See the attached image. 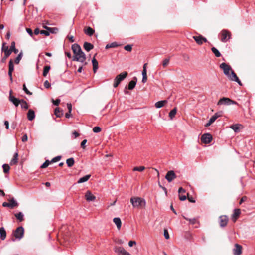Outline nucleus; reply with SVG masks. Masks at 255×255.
I'll return each instance as SVG.
<instances>
[{"mask_svg": "<svg viewBox=\"0 0 255 255\" xmlns=\"http://www.w3.org/2000/svg\"><path fill=\"white\" fill-rule=\"evenodd\" d=\"M23 235H24V228L22 226L18 227L15 230V231L14 233V236H15V237L16 239H17L18 240L21 239L23 237Z\"/></svg>", "mask_w": 255, "mask_h": 255, "instance_id": "5", "label": "nucleus"}, {"mask_svg": "<svg viewBox=\"0 0 255 255\" xmlns=\"http://www.w3.org/2000/svg\"><path fill=\"white\" fill-rule=\"evenodd\" d=\"M92 63L93 67V72L96 73L98 69V62L97 60L94 57L92 60Z\"/></svg>", "mask_w": 255, "mask_h": 255, "instance_id": "23", "label": "nucleus"}, {"mask_svg": "<svg viewBox=\"0 0 255 255\" xmlns=\"http://www.w3.org/2000/svg\"><path fill=\"white\" fill-rule=\"evenodd\" d=\"M242 126L241 124H233L230 126V128L232 129L235 132L239 131L240 127Z\"/></svg>", "mask_w": 255, "mask_h": 255, "instance_id": "28", "label": "nucleus"}, {"mask_svg": "<svg viewBox=\"0 0 255 255\" xmlns=\"http://www.w3.org/2000/svg\"><path fill=\"white\" fill-rule=\"evenodd\" d=\"M228 77L229 78V79L231 80L235 81V82H237L240 85H242L241 82L240 81V80L237 77L236 73L233 71H231V75L229 74V76H228Z\"/></svg>", "mask_w": 255, "mask_h": 255, "instance_id": "13", "label": "nucleus"}, {"mask_svg": "<svg viewBox=\"0 0 255 255\" xmlns=\"http://www.w3.org/2000/svg\"><path fill=\"white\" fill-rule=\"evenodd\" d=\"M216 120V119L215 118V117H214L213 116H212L210 118L208 122L205 124V127H208L210 126L214 121H215Z\"/></svg>", "mask_w": 255, "mask_h": 255, "instance_id": "41", "label": "nucleus"}, {"mask_svg": "<svg viewBox=\"0 0 255 255\" xmlns=\"http://www.w3.org/2000/svg\"><path fill=\"white\" fill-rule=\"evenodd\" d=\"M242 247L241 245L236 244L235 247L233 249V253L234 255H240L242 253Z\"/></svg>", "mask_w": 255, "mask_h": 255, "instance_id": "14", "label": "nucleus"}, {"mask_svg": "<svg viewBox=\"0 0 255 255\" xmlns=\"http://www.w3.org/2000/svg\"><path fill=\"white\" fill-rule=\"evenodd\" d=\"M14 215L19 222H22L24 220V215L21 212L15 214Z\"/></svg>", "mask_w": 255, "mask_h": 255, "instance_id": "31", "label": "nucleus"}, {"mask_svg": "<svg viewBox=\"0 0 255 255\" xmlns=\"http://www.w3.org/2000/svg\"><path fill=\"white\" fill-rule=\"evenodd\" d=\"M27 135L26 134H25L22 137V141L25 142L27 140Z\"/></svg>", "mask_w": 255, "mask_h": 255, "instance_id": "62", "label": "nucleus"}, {"mask_svg": "<svg viewBox=\"0 0 255 255\" xmlns=\"http://www.w3.org/2000/svg\"><path fill=\"white\" fill-rule=\"evenodd\" d=\"M228 221V218L226 215H222L219 217V223L221 227H224L226 226Z\"/></svg>", "mask_w": 255, "mask_h": 255, "instance_id": "12", "label": "nucleus"}, {"mask_svg": "<svg viewBox=\"0 0 255 255\" xmlns=\"http://www.w3.org/2000/svg\"><path fill=\"white\" fill-rule=\"evenodd\" d=\"M60 101L61 100L59 99H57L56 100H54V99H52L53 104L56 106H58L59 104Z\"/></svg>", "mask_w": 255, "mask_h": 255, "instance_id": "56", "label": "nucleus"}, {"mask_svg": "<svg viewBox=\"0 0 255 255\" xmlns=\"http://www.w3.org/2000/svg\"><path fill=\"white\" fill-rule=\"evenodd\" d=\"M21 107L22 108L27 109L28 108V105L27 102L23 99L21 100Z\"/></svg>", "mask_w": 255, "mask_h": 255, "instance_id": "44", "label": "nucleus"}, {"mask_svg": "<svg viewBox=\"0 0 255 255\" xmlns=\"http://www.w3.org/2000/svg\"><path fill=\"white\" fill-rule=\"evenodd\" d=\"M72 50L74 53L72 60L79 61L81 63H84V65L87 64V62H85L86 57L85 54L82 51L81 47L78 44H74L72 45Z\"/></svg>", "mask_w": 255, "mask_h": 255, "instance_id": "1", "label": "nucleus"}, {"mask_svg": "<svg viewBox=\"0 0 255 255\" xmlns=\"http://www.w3.org/2000/svg\"><path fill=\"white\" fill-rule=\"evenodd\" d=\"M193 38L199 45H201L203 43V41L202 40V36H194Z\"/></svg>", "mask_w": 255, "mask_h": 255, "instance_id": "32", "label": "nucleus"}, {"mask_svg": "<svg viewBox=\"0 0 255 255\" xmlns=\"http://www.w3.org/2000/svg\"><path fill=\"white\" fill-rule=\"evenodd\" d=\"M237 102L233 101L229 98L223 97L221 98L217 103L218 105H230L232 104H236Z\"/></svg>", "mask_w": 255, "mask_h": 255, "instance_id": "4", "label": "nucleus"}, {"mask_svg": "<svg viewBox=\"0 0 255 255\" xmlns=\"http://www.w3.org/2000/svg\"><path fill=\"white\" fill-rule=\"evenodd\" d=\"M176 177L177 176L174 171L173 170H170L166 173L165 178L168 182H171L175 179Z\"/></svg>", "mask_w": 255, "mask_h": 255, "instance_id": "7", "label": "nucleus"}, {"mask_svg": "<svg viewBox=\"0 0 255 255\" xmlns=\"http://www.w3.org/2000/svg\"><path fill=\"white\" fill-rule=\"evenodd\" d=\"M0 239L2 240H4L6 236V231L3 227L0 228Z\"/></svg>", "mask_w": 255, "mask_h": 255, "instance_id": "29", "label": "nucleus"}, {"mask_svg": "<svg viewBox=\"0 0 255 255\" xmlns=\"http://www.w3.org/2000/svg\"><path fill=\"white\" fill-rule=\"evenodd\" d=\"M158 185H159V186L161 188H162V189L164 191L165 193V194L166 195V194H167V193L166 188L165 187L162 186L161 185V184H160V182H159V181L158 182Z\"/></svg>", "mask_w": 255, "mask_h": 255, "instance_id": "61", "label": "nucleus"}, {"mask_svg": "<svg viewBox=\"0 0 255 255\" xmlns=\"http://www.w3.org/2000/svg\"><path fill=\"white\" fill-rule=\"evenodd\" d=\"M18 154L17 152H16L13 155V157L10 162V165H14L17 164L18 163Z\"/></svg>", "mask_w": 255, "mask_h": 255, "instance_id": "18", "label": "nucleus"}, {"mask_svg": "<svg viewBox=\"0 0 255 255\" xmlns=\"http://www.w3.org/2000/svg\"><path fill=\"white\" fill-rule=\"evenodd\" d=\"M167 103V100H162V101H159L158 102H157L155 104V106L156 108H160L162 107H163V106L164 105V104L165 103Z\"/></svg>", "mask_w": 255, "mask_h": 255, "instance_id": "27", "label": "nucleus"}, {"mask_svg": "<svg viewBox=\"0 0 255 255\" xmlns=\"http://www.w3.org/2000/svg\"><path fill=\"white\" fill-rule=\"evenodd\" d=\"M61 158V156H57L54 158H53L51 161V163H54V162H57L59 160H60Z\"/></svg>", "mask_w": 255, "mask_h": 255, "instance_id": "53", "label": "nucleus"}, {"mask_svg": "<svg viewBox=\"0 0 255 255\" xmlns=\"http://www.w3.org/2000/svg\"><path fill=\"white\" fill-rule=\"evenodd\" d=\"M67 108L68 109V111L69 113H71L72 111V105L70 103H67Z\"/></svg>", "mask_w": 255, "mask_h": 255, "instance_id": "64", "label": "nucleus"}, {"mask_svg": "<svg viewBox=\"0 0 255 255\" xmlns=\"http://www.w3.org/2000/svg\"><path fill=\"white\" fill-rule=\"evenodd\" d=\"M67 38L69 40V41L71 42H74L75 41L73 36L68 35Z\"/></svg>", "mask_w": 255, "mask_h": 255, "instance_id": "63", "label": "nucleus"}, {"mask_svg": "<svg viewBox=\"0 0 255 255\" xmlns=\"http://www.w3.org/2000/svg\"><path fill=\"white\" fill-rule=\"evenodd\" d=\"M220 68L223 69L224 74L229 76V71L231 70V67L225 63H222L220 65Z\"/></svg>", "mask_w": 255, "mask_h": 255, "instance_id": "8", "label": "nucleus"}, {"mask_svg": "<svg viewBox=\"0 0 255 255\" xmlns=\"http://www.w3.org/2000/svg\"><path fill=\"white\" fill-rule=\"evenodd\" d=\"M211 50L217 57H219L221 56V54L220 51L215 47H212L211 48Z\"/></svg>", "mask_w": 255, "mask_h": 255, "instance_id": "38", "label": "nucleus"}, {"mask_svg": "<svg viewBox=\"0 0 255 255\" xmlns=\"http://www.w3.org/2000/svg\"><path fill=\"white\" fill-rule=\"evenodd\" d=\"M23 90L24 91V92L28 95H32V93L30 92L27 88H26L25 84H24L23 85Z\"/></svg>", "mask_w": 255, "mask_h": 255, "instance_id": "49", "label": "nucleus"}, {"mask_svg": "<svg viewBox=\"0 0 255 255\" xmlns=\"http://www.w3.org/2000/svg\"><path fill=\"white\" fill-rule=\"evenodd\" d=\"M221 40L223 42H226L227 41V37H228L229 39L230 38V33L226 30H223L221 32Z\"/></svg>", "mask_w": 255, "mask_h": 255, "instance_id": "11", "label": "nucleus"}, {"mask_svg": "<svg viewBox=\"0 0 255 255\" xmlns=\"http://www.w3.org/2000/svg\"><path fill=\"white\" fill-rule=\"evenodd\" d=\"M184 218L188 221L190 223V224H192V225H194L195 224H196L197 222V220L196 218H188L187 217H186L185 216H183Z\"/></svg>", "mask_w": 255, "mask_h": 255, "instance_id": "35", "label": "nucleus"}, {"mask_svg": "<svg viewBox=\"0 0 255 255\" xmlns=\"http://www.w3.org/2000/svg\"><path fill=\"white\" fill-rule=\"evenodd\" d=\"M26 31L30 36H31V37L33 36V33L32 30L30 28H27L26 29Z\"/></svg>", "mask_w": 255, "mask_h": 255, "instance_id": "58", "label": "nucleus"}, {"mask_svg": "<svg viewBox=\"0 0 255 255\" xmlns=\"http://www.w3.org/2000/svg\"><path fill=\"white\" fill-rule=\"evenodd\" d=\"M169 61H170V58L164 59L162 62L163 67L164 68L167 67L169 63Z\"/></svg>", "mask_w": 255, "mask_h": 255, "instance_id": "47", "label": "nucleus"}, {"mask_svg": "<svg viewBox=\"0 0 255 255\" xmlns=\"http://www.w3.org/2000/svg\"><path fill=\"white\" fill-rule=\"evenodd\" d=\"M119 46V45L118 44V43L117 42H113V43H111L110 44H108L106 47H105V48L106 49H108V48H115V47H117Z\"/></svg>", "mask_w": 255, "mask_h": 255, "instance_id": "40", "label": "nucleus"}, {"mask_svg": "<svg viewBox=\"0 0 255 255\" xmlns=\"http://www.w3.org/2000/svg\"><path fill=\"white\" fill-rule=\"evenodd\" d=\"M240 213H241V212H240V210L239 209H234V213H233L232 216H233V218H235V221H236V218L239 216Z\"/></svg>", "mask_w": 255, "mask_h": 255, "instance_id": "37", "label": "nucleus"}, {"mask_svg": "<svg viewBox=\"0 0 255 255\" xmlns=\"http://www.w3.org/2000/svg\"><path fill=\"white\" fill-rule=\"evenodd\" d=\"M44 86L46 88H48L51 86V84L48 81L46 80L44 83Z\"/></svg>", "mask_w": 255, "mask_h": 255, "instance_id": "59", "label": "nucleus"}, {"mask_svg": "<svg viewBox=\"0 0 255 255\" xmlns=\"http://www.w3.org/2000/svg\"><path fill=\"white\" fill-rule=\"evenodd\" d=\"M146 65H147L146 63L144 64L143 67V69L142 71V82L143 83H145V82H146L147 80V71H146Z\"/></svg>", "mask_w": 255, "mask_h": 255, "instance_id": "16", "label": "nucleus"}, {"mask_svg": "<svg viewBox=\"0 0 255 255\" xmlns=\"http://www.w3.org/2000/svg\"><path fill=\"white\" fill-rule=\"evenodd\" d=\"M212 140V136L210 133L203 134L201 138V141L205 144L210 143Z\"/></svg>", "mask_w": 255, "mask_h": 255, "instance_id": "6", "label": "nucleus"}, {"mask_svg": "<svg viewBox=\"0 0 255 255\" xmlns=\"http://www.w3.org/2000/svg\"><path fill=\"white\" fill-rule=\"evenodd\" d=\"M2 168L3 169V172L5 173H8L10 169V167L8 164H4L2 165Z\"/></svg>", "mask_w": 255, "mask_h": 255, "instance_id": "43", "label": "nucleus"}, {"mask_svg": "<svg viewBox=\"0 0 255 255\" xmlns=\"http://www.w3.org/2000/svg\"><path fill=\"white\" fill-rule=\"evenodd\" d=\"M66 164L69 167H72L74 164V159L73 158L71 157L68 158L66 160Z\"/></svg>", "mask_w": 255, "mask_h": 255, "instance_id": "33", "label": "nucleus"}, {"mask_svg": "<svg viewBox=\"0 0 255 255\" xmlns=\"http://www.w3.org/2000/svg\"><path fill=\"white\" fill-rule=\"evenodd\" d=\"M91 177V175H86L81 178H80L78 181H77V183L79 184L84 183L85 182L87 181L90 177Z\"/></svg>", "mask_w": 255, "mask_h": 255, "instance_id": "24", "label": "nucleus"}, {"mask_svg": "<svg viewBox=\"0 0 255 255\" xmlns=\"http://www.w3.org/2000/svg\"><path fill=\"white\" fill-rule=\"evenodd\" d=\"M164 236L166 239H168L169 238V235L168 231L166 229L164 230Z\"/></svg>", "mask_w": 255, "mask_h": 255, "instance_id": "57", "label": "nucleus"}, {"mask_svg": "<svg viewBox=\"0 0 255 255\" xmlns=\"http://www.w3.org/2000/svg\"><path fill=\"white\" fill-rule=\"evenodd\" d=\"M83 47L85 50L88 52L90 51L94 48V46L93 44L87 42H84Z\"/></svg>", "mask_w": 255, "mask_h": 255, "instance_id": "21", "label": "nucleus"}, {"mask_svg": "<svg viewBox=\"0 0 255 255\" xmlns=\"http://www.w3.org/2000/svg\"><path fill=\"white\" fill-rule=\"evenodd\" d=\"M130 202L134 208H141L146 205L145 200L143 198L138 197L131 198Z\"/></svg>", "mask_w": 255, "mask_h": 255, "instance_id": "2", "label": "nucleus"}, {"mask_svg": "<svg viewBox=\"0 0 255 255\" xmlns=\"http://www.w3.org/2000/svg\"><path fill=\"white\" fill-rule=\"evenodd\" d=\"M9 49L11 54L12 52H13L15 54H17L18 52V50L15 48V43L14 41L11 42Z\"/></svg>", "mask_w": 255, "mask_h": 255, "instance_id": "25", "label": "nucleus"}, {"mask_svg": "<svg viewBox=\"0 0 255 255\" xmlns=\"http://www.w3.org/2000/svg\"><path fill=\"white\" fill-rule=\"evenodd\" d=\"M95 32V30L90 27H88L86 29L84 30L85 34L89 36H92Z\"/></svg>", "mask_w": 255, "mask_h": 255, "instance_id": "30", "label": "nucleus"}, {"mask_svg": "<svg viewBox=\"0 0 255 255\" xmlns=\"http://www.w3.org/2000/svg\"><path fill=\"white\" fill-rule=\"evenodd\" d=\"M223 112L222 111L216 112L214 115V117H215V118L217 119L218 118L222 116Z\"/></svg>", "mask_w": 255, "mask_h": 255, "instance_id": "50", "label": "nucleus"}, {"mask_svg": "<svg viewBox=\"0 0 255 255\" xmlns=\"http://www.w3.org/2000/svg\"><path fill=\"white\" fill-rule=\"evenodd\" d=\"M124 49L127 51H131L132 50V45H127L125 46Z\"/></svg>", "mask_w": 255, "mask_h": 255, "instance_id": "54", "label": "nucleus"}, {"mask_svg": "<svg viewBox=\"0 0 255 255\" xmlns=\"http://www.w3.org/2000/svg\"><path fill=\"white\" fill-rule=\"evenodd\" d=\"M35 115L34 111L32 109L29 110L27 113V119L28 120L32 121L35 118Z\"/></svg>", "mask_w": 255, "mask_h": 255, "instance_id": "19", "label": "nucleus"}, {"mask_svg": "<svg viewBox=\"0 0 255 255\" xmlns=\"http://www.w3.org/2000/svg\"><path fill=\"white\" fill-rule=\"evenodd\" d=\"M11 93L12 91L11 90L9 93V101L12 102L16 107H17L19 104L21 103V100H19L15 98L14 96L12 95Z\"/></svg>", "mask_w": 255, "mask_h": 255, "instance_id": "9", "label": "nucleus"}, {"mask_svg": "<svg viewBox=\"0 0 255 255\" xmlns=\"http://www.w3.org/2000/svg\"><path fill=\"white\" fill-rule=\"evenodd\" d=\"M93 131L95 133H98L101 131V128L99 127H95L93 128Z\"/></svg>", "mask_w": 255, "mask_h": 255, "instance_id": "52", "label": "nucleus"}, {"mask_svg": "<svg viewBox=\"0 0 255 255\" xmlns=\"http://www.w3.org/2000/svg\"><path fill=\"white\" fill-rule=\"evenodd\" d=\"M145 169L144 166L135 167L133 168V171H142Z\"/></svg>", "mask_w": 255, "mask_h": 255, "instance_id": "51", "label": "nucleus"}, {"mask_svg": "<svg viewBox=\"0 0 255 255\" xmlns=\"http://www.w3.org/2000/svg\"><path fill=\"white\" fill-rule=\"evenodd\" d=\"M177 112V108H174L173 109H172L169 113V117L171 119H173V118L175 117L176 114Z\"/></svg>", "mask_w": 255, "mask_h": 255, "instance_id": "34", "label": "nucleus"}, {"mask_svg": "<svg viewBox=\"0 0 255 255\" xmlns=\"http://www.w3.org/2000/svg\"><path fill=\"white\" fill-rule=\"evenodd\" d=\"M85 198L88 201H92L95 199V197L90 191H87L86 193Z\"/></svg>", "mask_w": 255, "mask_h": 255, "instance_id": "22", "label": "nucleus"}, {"mask_svg": "<svg viewBox=\"0 0 255 255\" xmlns=\"http://www.w3.org/2000/svg\"><path fill=\"white\" fill-rule=\"evenodd\" d=\"M87 140L86 139H84L82 141V142L81 143V146L82 148H85V144L87 143Z\"/></svg>", "mask_w": 255, "mask_h": 255, "instance_id": "60", "label": "nucleus"}, {"mask_svg": "<svg viewBox=\"0 0 255 255\" xmlns=\"http://www.w3.org/2000/svg\"><path fill=\"white\" fill-rule=\"evenodd\" d=\"M137 79L136 77L133 78V79L129 82L128 85V89L129 90H132L135 86L136 84Z\"/></svg>", "mask_w": 255, "mask_h": 255, "instance_id": "17", "label": "nucleus"}, {"mask_svg": "<svg viewBox=\"0 0 255 255\" xmlns=\"http://www.w3.org/2000/svg\"><path fill=\"white\" fill-rule=\"evenodd\" d=\"M50 163H51V161L47 160L41 165L40 168H45L49 165Z\"/></svg>", "mask_w": 255, "mask_h": 255, "instance_id": "48", "label": "nucleus"}, {"mask_svg": "<svg viewBox=\"0 0 255 255\" xmlns=\"http://www.w3.org/2000/svg\"><path fill=\"white\" fill-rule=\"evenodd\" d=\"M5 44V43H3L1 48L2 51L4 52V53H10V49H9L8 47L7 46H6Z\"/></svg>", "mask_w": 255, "mask_h": 255, "instance_id": "36", "label": "nucleus"}, {"mask_svg": "<svg viewBox=\"0 0 255 255\" xmlns=\"http://www.w3.org/2000/svg\"><path fill=\"white\" fill-rule=\"evenodd\" d=\"M8 66H9V70H8V76L9 77L11 82H12V81H13L12 72L14 70V67L13 62L12 59L10 60V61L9 62Z\"/></svg>", "mask_w": 255, "mask_h": 255, "instance_id": "10", "label": "nucleus"}, {"mask_svg": "<svg viewBox=\"0 0 255 255\" xmlns=\"http://www.w3.org/2000/svg\"><path fill=\"white\" fill-rule=\"evenodd\" d=\"M8 201L9 202V203H10L11 209L14 208V207L18 206V202L15 200V199L13 197H12L11 198L8 199Z\"/></svg>", "mask_w": 255, "mask_h": 255, "instance_id": "20", "label": "nucleus"}, {"mask_svg": "<svg viewBox=\"0 0 255 255\" xmlns=\"http://www.w3.org/2000/svg\"><path fill=\"white\" fill-rule=\"evenodd\" d=\"M113 222L116 225L118 229H120L121 227V221L120 218L115 217L113 219Z\"/></svg>", "mask_w": 255, "mask_h": 255, "instance_id": "26", "label": "nucleus"}, {"mask_svg": "<svg viewBox=\"0 0 255 255\" xmlns=\"http://www.w3.org/2000/svg\"><path fill=\"white\" fill-rule=\"evenodd\" d=\"M40 34L46 36H49L50 34V32H49V31L47 30H41Z\"/></svg>", "mask_w": 255, "mask_h": 255, "instance_id": "55", "label": "nucleus"}, {"mask_svg": "<svg viewBox=\"0 0 255 255\" xmlns=\"http://www.w3.org/2000/svg\"><path fill=\"white\" fill-rule=\"evenodd\" d=\"M22 56L23 53L22 51H21L15 59L14 62L15 64H18L19 63L20 60L22 59Z\"/></svg>", "mask_w": 255, "mask_h": 255, "instance_id": "39", "label": "nucleus"}, {"mask_svg": "<svg viewBox=\"0 0 255 255\" xmlns=\"http://www.w3.org/2000/svg\"><path fill=\"white\" fill-rule=\"evenodd\" d=\"M54 114L57 117H61L63 115V113L60 112V109L59 108H56L55 109Z\"/></svg>", "mask_w": 255, "mask_h": 255, "instance_id": "46", "label": "nucleus"}, {"mask_svg": "<svg viewBox=\"0 0 255 255\" xmlns=\"http://www.w3.org/2000/svg\"><path fill=\"white\" fill-rule=\"evenodd\" d=\"M128 75L127 72H123L118 75L114 79V87H118L120 82L123 81Z\"/></svg>", "mask_w": 255, "mask_h": 255, "instance_id": "3", "label": "nucleus"}, {"mask_svg": "<svg viewBox=\"0 0 255 255\" xmlns=\"http://www.w3.org/2000/svg\"><path fill=\"white\" fill-rule=\"evenodd\" d=\"M11 55L10 53H4V56L1 58L0 62L5 63L7 58Z\"/></svg>", "mask_w": 255, "mask_h": 255, "instance_id": "45", "label": "nucleus"}, {"mask_svg": "<svg viewBox=\"0 0 255 255\" xmlns=\"http://www.w3.org/2000/svg\"><path fill=\"white\" fill-rule=\"evenodd\" d=\"M51 68L50 66H46L44 67V70L43 72V75L44 77H46L47 76V73L49 72V71L50 70Z\"/></svg>", "mask_w": 255, "mask_h": 255, "instance_id": "42", "label": "nucleus"}, {"mask_svg": "<svg viewBox=\"0 0 255 255\" xmlns=\"http://www.w3.org/2000/svg\"><path fill=\"white\" fill-rule=\"evenodd\" d=\"M114 250L118 255H125L127 252L122 247L116 246Z\"/></svg>", "mask_w": 255, "mask_h": 255, "instance_id": "15", "label": "nucleus"}]
</instances>
